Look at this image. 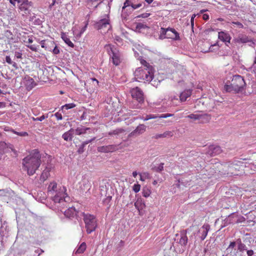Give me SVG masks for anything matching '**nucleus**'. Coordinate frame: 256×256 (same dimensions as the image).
Masks as SVG:
<instances>
[{
    "mask_svg": "<svg viewBox=\"0 0 256 256\" xmlns=\"http://www.w3.org/2000/svg\"><path fill=\"white\" fill-rule=\"evenodd\" d=\"M61 38L69 46L72 48H74V44L72 42L69 38H68V36L65 33L62 32Z\"/></svg>",
    "mask_w": 256,
    "mask_h": 256,
    "instance_id": "nucleus-26",
    "label": "nucleus"
},
{
    "mask_svg": "<svg viewBox=\"0 0 256 256\" xmlns=\"http://www.w3.org/2000/svg\"><path fill=\"white\" fill-rule=\"evenodd\" d=\"M150 16V14H149V13H144V14H142L140 15V17H141L142 18H146L148 16Z\"/></svg>",
    "mask_w": 256,
    "mask_h": 256,
    "instance_id": "nucleus-61",
    "label": "nucleus"
},
{
    "mask_svg": "<svg viewBox=\"0 0 256 256\" xmlns=\"http://www.w3.org/2000/svg\"><path fill=\"white\" fill-rule=\"evenodd\" d=\"M74 130L73 128H71L68 132H64L62 136V138L66 141H70L72 140L73 138V134H74Z\"/></svg>",
    "mask_w": 256,
    "mask_h": 256,
    "instance_id": "nucleus-24",
    "label": "nucleus"
},
{
    "mask_svg": "<svg viewBox=\"0 0 256 256\" xmlns=\"http://www.w3.org/2000/svg\"><path fill=\"white\" fill-rule=\"evenodd\" d=\"M5 60L9 64H12L14 68L18 69V66L17 64L13 62L10 56H6Z\"/></svg>",
    "mask_w": 256,
    "mask_h": 256,
    "instance_id": "nucleus-34",
    "label": "nucleus"
},
{
    "mask_svg": "<svg viewBox=\"0 0 256 256\" xmlns=\"http://www.w3.org/2000/svg\"><path fill=\"white\" fill-rule=\"evenodd\" d=\"M134 206L140 212L144 208L145 204L142 199L140 198L134 202Z\"/></svg>",
    "mask_w": 256,
    "mask_h": 256,
    "instance_id": "nucleus-27",
    "label": "nucleus"
},
{
    "mask_svg": "<svg viewBox=\"0 0 256 256\" xmlns=\"http://www.w3.org/2000/svg\"><path fill=\"white\" fill-rule=\"evenodd\" d=\"M246 253L248 256H252L254 254L252 250H248Z\"/></svg>",
    "mask_w": 256,
    "mask_h": 256,
    "instance_id": "nucleus-63",
    "label": "nucleus"
},
{
    "mask_svg": "<svg viewBox=\"0 0 256 256\" xmlns=\"http://www.w3.org/2000/svg\"><path fill=\"white\" fill-rule=\"evenodd\" d=\"M41 155L39 151L35 149L31 154L22 160L23 169L27 171L29 176L33 175L41 164Z\"/></svg>",
    "mask_w": 256,
    "mask_h": 256,
    "instance_id": "nucleus-1",
    "label": "nucleus"
},
{
    "mask_svg": "<svg viewBox=\"0 0 256 256\" xmlns=\"http://www.w3.org/2000/svg\"><path fill=\"white\" fill-rule=\"evenodd\" d=\"M124 132H125L124 130L122 128H116L114 130L108 133V135L110 136H112L113 135H118Z\"/></svg>",
    "mask_w": 256,
    "mask_h": 256,
    "instance_id": "nucleus-33",
    "label": "nucleus"
},
{
    "mask_svg": "<svg viewBox=\"0 0 256 256\" xmlns=\"http://www.w3.org/2000/svg\"><path fill=\"white\" fill-rule=\"evenodd\" d=\"M88 25V22H87L85 24V26L81 29L80 32V36H81V34H83L86 30L87 26Z\"/></svg>",
    "mask_w": 256,
    "mask_h": 256,
    "instance_id": "nucleus-54",
    "label": "nucleus"
},
{
    "mask_svg": "<svg viewBox=\"0 0 256 256\" xmlns=\"http://www.w3.org/2000/svg\"><path fill=\"white\" fill-rule=\"evenodd\" d=\"M140 190V185L138 184H135L132 186V190L136 192H138Z\"/></svg>",
    "mask_w": 256,
    "mask_h": 256,
    "instance_id": "nucleus-42",
    "label": "nucleus"
},
{
    "mask_svg": "<svg viewBox=\"0 0 256 256\" xmlns=\"http://www.w3.org/2000/svg\"><path fill=\"white\" fill-rule=\"evenodd\" d=\"M150 194V191L148 189L144 190L142 192V196L145 198H148Z\"/></svg>",
    "mask_w": 256,
    "mask_h": 256,
    "instance_id": "nucleus-46",
    "label": "nucleus"
},
{
    "mask_svg": "<svg viewBox=\"0 0 256 256\" xmlns=\"http://www.w3.org/2000/svg\"><path fill=\"white\" fill-rule=\"evenodd\" d=\"M132 4V2L130 0H126L124 4V6L122 8V10H124L127 7H128L130 6H131Z\"/></svg>",
    "mask_w": 256,
    "mask_h": 256,
    "instance_id": "nucleus-43",
    "label": "nucleus"
},
{
    "mask_svg": "<svg viewBox=\"0 0 256 256\" xmlns=\"http://www.w3.org/2000/svg\"><path fill=\"white\" fill-rule=\"evenodd\" d=\"M76 210L74 207H70L64 212V214L66 216L70 218H73L76 215Z\"/></svg>",
    "mask_w": 256,
    "mask_h": 256,
    "instance_id": "nucleus-23",
    "label": "nucleus"
},
{
    "mask_svg": "<svg viewBox=\"0 0 256 256\" xmlns=\"http://www.w3.org/2000/svg\"><path fill=\"white\" fill-rule=\"evenodd\" d=\"M164 163H161L158 167L156 168V171L157 172H160L164 170Z\"/></svg>",
    "mask_w": 256,
    "mask_h": 256,
    "instance_id": "nucleus-50",
    "label": "nucleus"
},
{
    "mask_svg": "<svg viewBox=\"0 0 256 256\" xmlns=\"http://www.w3.org/2000/svg\"><path fill=\"white\" fill-rule=\"evenodd\" d=\"M13 132L18 136H28V133L26 132H17L16 131L13 130Z\"/></svg>",
    "mask_w": 256,
    "mask_h": 256,
    "instance_id": "nucleus-45",
    "label": "nucleus"
},
{
    "mask_svg": "<svg viewBox=\"0 0 256 256\" xmlns=\"http://www.w3.org/2000/svg\"><path fill=\"white\" fill-rule=\"evenodd\" d=\"M90 80L92 82V84L94 86L93 89H95L96 88H98V86L99 82L96 78H91Z\"/></svg>",
    "mask_w": 256,
    "mask_h": 256,
    "instance_id": "nucleus-41",
    "label": "nucleus"
},
{
    "mask_svg": "<svg viewBox=\"0 0 256 256\" xmlns=\"http://www.w3.org/2000/svg\"><path fill=\"white\" fill-rule=\"evenodd\" d=\"M92 176L90 174H85L82 176V179L80 182V188L82 191L89 190L91 187V180H92Z\"/></svg>",
    "mask_w": 256,
    "mask_h": 256,
    "instance_id": "nucleus-9",
    "label": "nucleus"
},
{
    "mask_svg": "<svg viewBox=\"0 0 256 256\" xmlns=\"http://www.w3.org/2000/svg\"><path fill=\"white\" fill-rule=\"evenodd\" d=\"M153 70L150 68V69L138 68L134 72L135 78L138 82L140 80L150 82L154 76Z\"/></svg>",
    "mask_w": 256,
    "mask_h": 256,
    "instance_id": "nucleus-3",
    "label": "nucleus"
},
{
    "mask_svg": "<svg viewBox=\"0 0 256 256\" xmlns=\"http://www.w3.org/2000/svg\"><path fill=\"white\" fill-rule=\"evenodd\" d=\"M232 82V87L236 92L242 91L246 84L243 77L240 75L233 76Z\"/></svg>",
    "mask_w": 256,
    "mask_h": 256,
    "instance_id": "nucleus-7",
    "label": "nucleus"
},
{
    "mask_svg": "<svg viewBox=\"0 0 256 256\" xmlns=\"http://www.w3.org/2000/svg\"><path fill=\"white\" fill-rule=\"evenodd\" d=\"M168 30H170V28H161L159 38L160 40L166 38L168 32Z\"/></svg>",
    "mask_w": 256,
    "mask_h": 256,
    "instance_id": "nucleus-29",
    "label": "nucleus"
},
{
    "mask_svg": "<svg viewBox=\"0 0 256 256\" xmlns=\"http://www.w3.org/2000/svg\"><path fill=\"white\" fill-rule=\"evenodd\" d=\"M64 186H58L57 183L51 182L48 188V195L54 203H62L66 202V194Z\"/></svg>",
    "mask_w": 256,
    "mask_h": 256,
    "instance_id": "nucleus-2",
    "label": "nucleus"
},
{
    "mask_svg": "<svg viewBox=\"0 0 256 256\" xmlns=\"http://www.w3.org/2000/svg\"><path fill=\"white\" fill-rule=\"evenodd\" d=\"M32 7V2L28 0H22V3L19 6L18 8L20 11L24 12V15H30L31 10L30 8Z\"/></svg>",
    "mask_w": 256,
    "mask_h": 256,
    "instance_id": "nucleus-11",
    "label": "nucleus"
},
{
    "mask_svg": "<svg viewBox=\"0 0 256 256\" xmlns=\"http://www.w3.org/2000/svg\"><path fill=\"white\" fill-rule=\"evenodd\" d=\"M200 113H194L188 115L186 118L192 120V122H198V120L200 118Z\"/></svg>",
    "mask_w": 256,
    "mask_h": 256,
    "instance_id": "nucleus-30",
    "label": "nucleus"
},
{
    "mask_svg": "<svg viewBox=\"0 0 256 256\" xmlns=\"http://www.w3.org/2000/svg\"><path fill=\"white\" fill-rule=\"evenodd\" d=\"M166 38L178 40H180L179 34L174 28H170V30H168Z\"/></svg>",
    "mask_w": 256,
    "mask_h": 256,
    "instance_id": "nucleus-21",
    "label": "nucleus"
},
{
    "mask_svg": "<svg viewBox=\"0 0 256 256\" xmlns=\"http://www.w3.org/2000/svg\"><path fill=\"white\" fill-rule=\"evenodd\" d=\"M210 229V226L208 224H204L198 230L197 236L201 240H204L207 236L208 233Z\"/></svg>",
    "mask_w": 256,
    "mask_h": 256,
    "instance_id": "nucleus-14",
    "label": "nucleus"
},
{
    "mask_svg": "<svg viewBox=\"0 0 256 256\" xmlns=\"http://www.w3.org/2000/svg\"><path fill=\"white\" fill-rule=\"evenodd\" d=\"M236 244L235 242H231L228 246V247L227 248L228 250H230L231 249H232L236 246Z\"/></svg>",
    "mask_w": 256,
    "mask_h": 256,
    "instance_id": "nucleus-53",
    "label": "nucleus"
},
{
    "mask_svg": "<svg viewBox=\"0 0 256 256\" xmlns=\"http://www.w3.org/2000/svg\"><path fill=\"white\" fill-rule=\"evenodd\" d=\"M132 96L136 99L140 103L143 102L144 101V94L142 90L138 87L133 88L130 90Z\"/></svg>",
    "mask_w": 256,
    "mask_h": 256,
    "instance_id": "nucleus-10",
    "label": "nucleus"
},
{
    "mask_svg": "<svg viewBox=\"0 0 256 256\" xmlns=\"http://www.w3.org/2000/svg\"><path fill=\"white\" fill-rule=\"evenodd\" d=\"M146 129V126L144 124H140L137 128L130 134V136H136L143 134Z\"/></svg>",
    "mask_w": 256,
    "mask_h": 256,
    "instance_id": "nucleus-17",
    "label": "nucleus"
},
{
    "mask_svg": "<svg viewBox=\"0 0 256 256\" xmlns=\"http://www.w3.org/2000/svg\"><path fill=\"white\" fill-rule=\"evenodd\" d=\"M192 94V90H186L182 92L180 96V100L178 98L174 97L172 98V102L174 104H177L175 101L184 102L186 100L187 98H189Z\"/></svg>",
    "mask_w": 256,
    "mask_h": 256,
    "instance_id": "nucleus-13",
    "label": "nucleus"
},
{
    "mask_svg": "<svg viewBox=\"0 0 256 256\" xmlns=\"http://www.w3.org/2000/svg\"><path fill=\"white\" fill-rule=\"evenodd\" d=\"M83 219L88 234H90L94 231L96 226L97 222L96 217L89 214H82Z\"/></svg>",
    "mask_w": 256,
    "mask_h": 256,
    "instance_id": "nucleus-6",
    "label": "nucleus"
},
{
    "mask_svg": "<svg viewBox=\"0 0 256 256\" xmlns=\"http://www.w3.org/2000/svg\"><path fill=\"white\" fill-rule=\"evenodd\" d=\"M202 18L205 20H207L209 19V16L208 14H203L202 16Z\"/></svg>",
    "mask_w": 256,
    "mask_h": 256,
    "instance_id": "nucleus-62",
    "label": "nucleus"
},
{
    "mask_svg": "<svg viewBox=\"0 0 256 256\" xmlns=\"http://www.w3.org/2000/svg\"><path fill=\"white\" fill-rule=\"evenodd\" d=\"M234 41L238 44H245L250 42V40L246 35L240 34L236 38L234 39Z\"/></svg>",
    "mask_w": 256,
    "mask_h": 256,
    "instance_id": "nucleus-19",
    "label": "nucleus"
},
{
    "mask_svg": "<svg viewBox=\"0 0 256 256\" xmlns=\"http://www.w3.org/2000/svg\"><path fill=\"white\" fill-rule=\"evenodd\" d=\"M218 37L220 40L225 42L226 44L227 42L230 43L231 37L229 34L224 32H218ZM226 44L228 46L227 44Z\"/></svg>",
    "mask_w": 256,
    "mask_h": 256,
    "instance_id": "nucleus-20",
    "label": "nucleus"
},
{
    "mask_svg": "<svg viewBox=\"0 0 256 256\" xmlns=\"http://www.w3.org/2000/svg\"><path fill=\"white\" fill-rule=\"evenodd\" d=\"M110 56L113 64L118 66L122 62V54L114 46L109 44L105 46Z\"/></svg>",
    "mask_w": 256,
    "mask_h": 256,
    "instance_id": "nucleus-5",
    "label": "nucleus"
},
{
    "mask_svg": "<svg viewBox=\"0 0 256 256\" xmlns=\"http://www.w3.org/2000/svg\"><path fill=\"white\" fill-rule=\"evenodd\" d=\"M86 242H82L78 247L77 250L75 252L76 254H82L86 250Z\"/></svg>",
    "mask_w": 256,
    "mask_h": 256,
    "instance_id": "nucleus-28",
    "label": "nucleus"
},
{
    "mask_svg": "<svg viewBox=\"0 0 256 256\" xmlns=\"http://www.w3.org/2000/svg\"><path fill=\"white\" fill-rule=\"evenodd\" d=\"M194 226H190L188 228L183 230L180 232V238L178 241V243L182 246H186L188 243V238L186 236L188 231L192 230Z\"/></svg>",
    "mask_w": 256,
    "mask_h": 256,
    "instance_id": "nucleus-15",
    "label": "nucleus"
},
{
    "mask_svg": "<svg viewBox=\"0 0 256 256\" xmlns=\"http://www.w3.org/2000/svg\"><path fill=\"white\" fill-rule=\"evenodd\" d=\"M98 0H86L87 6L89 8H90L92 7V6L90 4V3L92 4L93 2H97Z\"/></svg>",
    "mask_w": 256,
    "mask_h": 256,
    "instance_id": "nucleus-55",
    "label": "nucleus"
},
{
    "mask_svg": "<svg viewBox=\"0 0 256 256\" xmlns=\"http://www.w3.org/2000/svg\"><path fill=\"white\" fill-rule=\"evenodd\" d=\"M140 64L144 66V68H148L150 69V68H152V70H154V68L152 66H150L146 60L144 59L140 60Z\"/></svg>",
    "mask_w": 256,
    "mask_h": 256,
    "instance_id": "nucleus-37",
    "label": "nucleus"
},
{
    "mask_svg": "<svg viewBox=\"0 0 256 256\" xmlns=\"http://www.w3.org/2000/svg\"><path fill=\"white\" fill-rule=\"evenodd\" d=\"M124 132H125L124 130L122 128H116L114 130L108 133V135L110 136H112L113 135H118Z\"/></svg>",
    "mask_w": 256,
    "mask_h": 256,
    "instance_id": "nucleus-32",
    "label": "nucleus"
},
{
    "mask_svg": "<svg viewBox=\"0 0 256 256\" xmlns=\"http://www.w3.org/2000/svg\"><path fill=\"white\" fill-rule=\"evenodd\" d=\"M174 114H162L158 116H157L158 118H168V117H171L172 116H173Z\"/></svg>",
    "mask_w": 256,
    "mask_h": 256,
    "instance_id": "nucleus-47",
    "label": "nucleus"
},
{
    "mask_svg": "<svg viewBox=\"0 0 256 256\" xmlns=\"http://www.w3.org/2000/svg\"><path fill=\"white\" fill-rule=\"evenodd\" d=\"M94 27L98 30H100L102 32L106 33L111 28L110 19L108 18L100 20L94 24Z\"/></svg>",
    "mask_w": 256,
    "mask_h": 256,
    "instance_id": "nucleus-8",
    "label": "nucleus"
},
{
    "mask_svg": "<svg viewBox=\"0 0 256 256\" xmlns=\"http://www.w3.org/2000/svg\"><path fill=\"white\" fill-rule=\"evenodd\" d=\"M54 116L58 120H61L62 118V114L58 112H56Z\"/></svg>",
    "mask_w": 256,
    "mask_h": 256,
    "instance_id": "nucleus-56",
    "label": "nucleus"
},
{
    "mask_svg": "<svg viewBox=\"0 0 256 256\" xmlns=\"http://www.w3.org/2000/svg\"><path fill=\"white\" fill-rule=\"evenodd\" d=\"M76 106V105L74 103L66 104L62 106V110H64V109L68 110V109L72 108Z\"/></svg>",
    "mask_w": 256,
    "mask_h": 256,
    "instance_id": "nucleus-39",
    "label": "nucleus"
},
{
    "mask_svg": "<svg viewBox=\"0 0 256 256\" xmlns=\"http://www.w3.org/2000/svg\"><path fill=\"white\" fill-rule=\"evenodd\" d=\"M158 118V116H155V115H152V114L147 115V116H146V118H144V120H150V119L156 118Z\"/></svg>",
    "mask_w": 256,
    "mask_h": 256,
    "instance_id": "nucleus-49",
    "label": "nucleus"
},
{
    "mask_svg": "<svg viewBox=\"0 0 256 256\" xmlns=\"http://www.w3.org/2000/svg\"><path fill=\"white\" fill-rule=\"evenodd\" d=\"M31 118L33 121H40L42 122L46 118L45 115L42 114V116L38 118L32 117Z\"/></svg>",
    "mask_w": 256,
    "mask_h": 256,
    "instance_id": "nucleus-44",
    "label": "nucleus"
},
{
    "mask_svg": "<svg viewBox=\"0 0 256 256\" xmlns=\"http://www.w3.org/2000/svg\"><path fill=\"white\" fill-rule=\"evenodd\" d=\"M90 128H85L83 126L78 127L75 130L74 134L77 135H80L86 132V130H90Z\"/></svg>",
    "mask_w": 256,
    "mask_h": 256,
    "instance_id": "nucleus-31",
    "label": "nucleus"
},
{
    "mask_svg": "<svg viewBox=\"0 0 256 256\" xmlns=\"http://www.w3.org/2000/svg\"><path fill=\"white\" fill-rule=\"evenodd\" d=\"M196 16V14H194L192 18H191V20H190V22H191V24H192V26H194V18Z\"/></svg>",
    "mask_w": 256,
    "mask_h": 256,
    "instance_id": "nucleus-64",
    "label": "nucleus"
},
{
    "mask_svg": "<svg viewBox=\"0 0 256 256\" xmlns=\"http://www.w3.org/2000/svg\"><path fill=\"white\" fill-rule=\"evenodd\" d=\"M118 150V146L116 144H110L108 146H98V150L100 152H115Z\"/></svg>",
    "mask_w": 256,
    "mask_h": 256,
    "instance_id": "nucleus-16",
    "label": "nucleus"
},
{
    "mask_svg": "<svg viewBox=\"0 0 256 256\" xmlns=\"http://www.w3.org/2000/svg\"><path fill=\"white\" fill-rule=\"evenodd\" d=\"M52 52L55 54H57L60 53V50L56 45H55L54 48L52 50Z\"/></svg>",
    "mask_w": 256,
    "mask_h": 256,
    "instance_id": "nucleus-57",
    "label": "nucleus"
},
{
    "mask_svg": "<svg viewBox=\"0 0 256 256\" xmlns=\"http://www.w3.org/2000/svg\"><path fill=\"white\" fill-rule=\"evenodd\" d=\"M142 6V4L140 3H139L136 4H134L133 3H132V4L130 6L132 8V10H136V9H137V8H140V6Z\"/></svg>",
    "mask_w": 256,
    "mask_h": 256,
    "instance_id": "nucleus-51",
    "label": "nucleus"
},
{
    "mask_svg": "<svg viewBox=\"0 0 256 256\" xmlns=\"http://www.w3.org/2000/svg\"><path fill=\"white\" fill-rule=\"evenodd\" d=\"M224 88V90L228 92H230L232 91L234 92V89L232 86V82H231L230 84H225Z\"/></svg>",
    "mask_w": 256,
    "mask_h": 256,
    "instance_id": "nucleus-40",
    "label": "nucleus"
},
{
    "mask_svg": "<svg viewBox=\"0 0 256 256\" xmlns=\"http://www.w3.org/2000/svg\"><path fill=\"white\" fill-rule=\"evenodd\" d=\"M28 46L32 51H34V52L37 51L36 48L34 45Z\"/></svg>",
    "mask_w": 256,
    "mask_h": 256,
    "instance_id": "nucleus-60",
    "label": "nucleus"
},
{
    "mask_svg": "<svg viewBox=\"0 0 256 256\" xmlns=\"http://www.w3.org/2000/svg\"><path fill=\"white\" fill-rule=\"evenodd\" d=\"M95 139V138H93L88 140V141H86V142H85L82 144V146H80V147L78 148V152L79 154H82L83 152H84V150H83V148H84V146H85L86 144H88V143L92 142V141H93Z\"/></svg>",
    "mask_w": 256,
    "mask_h": 256,
    "instance_id": "nucleus-38",
    "label": "nucleus"
},
{
    "mask_svg": "<svg viewBox=\"0 0 256 256\" xmlns=\"http://www.w3.org/2000/svg\"><path fill=\"white\" fill-rule=\"evenodd\" d=\"M173 136V134L172 132L166 131L163 134H162V138H166V136Z\"/></svg>",
    "mask_w": 256,
    "mask_h": 256,
    "instance_id": "nucleus-48",
    "label": "nucleus"
},
{
    "mask_svg": "<svg viewBox=\"0 0 256 256\" xmlns=\"http://www.w3.org/2000/svg\"><path fill=\"white\" fill-rule=\"evenodd\" d=\"M226 166L228 168V174L238 176L244 170L246 164L242 160H234L232 162L227 163Z\"/></svg>",
    "mask_w": 256,
    "mask_h": 256,
    "instance_id": "nucleus-4",
    "label": "nucleus"
},
{
    "mask_svg": "<svg viewBox=\"0 0 256 256\" xmlns=\"http://www.w3.org/2000/svg\"><path fill=\"white\" fill-rule=\"evenodd\" d=\"M50 168H46L42 172L40 177V180L41 182H44L50 176Z\"/></svg>",
    "mask_w": 256,
    "mask_h": 256,
    "instance_id": "nucleus-25",
    "label": "nucleus"
},
{
    "mask_svg": "<svg viewBox=\"0 0 256 256\" xmlns=\"http://www.w3.org/2000/svg\"><path fill=\"white\" fill-rule=\"evenodd\" d=\"M22 54L21 52H16L15 57L16 58H18V59L22 58Z\"/></svg>",
    "mask_w": 256,
    "mask_h": 256,
    "instance_id": "nucleus-58",
    "label": "nucleus"
},
{
    "mask_svg": "<svg viewBox=\"0 0 256 256\" xmlns=\"http://www.w3.org/2000/svg\"><path fill=\"white\" fill-rule=\"evenodd\" d=\"M211 119L210 115L206 113H200L198 120L199 124H206Z\"/></svg>",
    "mask_w": 256,
    "mask_h": 256,
    "instance_id": "nucleus-22",
    "label": "nucleus"
},
{
    "mask_svg": "<svg viewBox=\"0 0 256 256\" xmlns=\"http://www.w3.org/2000/svg\"><path fill=\"white\" fill-rule=\"evenodd\" d=\"M232 24L234 25H236L239 28H244L243 24L241 22H232Z\"/></svg>",
    "mask_w": 256,
    "mask_h": 256,
    "instance_id": "nucleus-52",
    "label": "nucleus"
},
{
    "mask_svg": "<svg viewBox=\"0 0 256 256\" xmlns=\"http://www.w3.org/2000/svg\"><path fill=\"white\" fill-rule=\"evenodd\" d=\"M222 150L220 146H209L208 154L211 156H214L220 154Z\"/></svg>",
    "mask_w": 256,
    "mask_h": 256,
    "instance_id": "nucleus-18",
    "label": "nucleus"
},
{
    "mask_svg": "<svg viewBox=\"0 0 256 256\" xmlns=\"http://www.w3.org/2000/svg\"><path fill=\"white\" fill-rule=\"evenodd\" d=\"M138 174L140 176V180L142 182H144L146 179L150 178V174L148 172L139 173Z\"/></svg>",
    "mask_w": 256,
    "mask_h": 256,
    "instance_id": "nucleus-35",
    "label": "nucleus"
},
{
    "mask_svg": "<svg viewBox=\"0 0 256 256\" xmlns=\"http://www.w3.org/2000/svg\"><path fill=\"white\" fill-rule=\"evenodd\" d=\"M238 249L240 252H243L244 250H246V245L242 244L240 240H238Z\"/></svg>",
    "mask_w": 256,
    "mask_h": 256,
    "instance_id": "nucleus-36",
    "label": "nucleus"
},
{
    "mask_svg": "<svg viewBox=\"0 0 256 256\" xmlns=\"http://www.w3.org/2000/svg\"><path fill=\"white\" fill-rule=\"evenodd\" d=\"M22 83L27 90H32L36 85V84L34 80L28 76H26L23 78Z\"/></svg>",
    "mask_w": 256,
    "mask_h": 256,
    "instance_id": "nucleus-12",
    "label": "nucleus"
},
{
    "mask_svg": "<svg viewBox=\"0 0 256 256\" xmlns=\"http://www.w3.org/2000/svg\"><path fill=\"white\" fill-rule=\"evenodd\" d=\"M46 40H42L40 42L41 46L43 48H45L46 49L47 48L46 46Z\"/></svg>",
    "mask_w": 256,
    "mask_h": 256,
    "instance_id": "nucleus-59",
    "label": "nucleus"
}]
</instances>
